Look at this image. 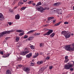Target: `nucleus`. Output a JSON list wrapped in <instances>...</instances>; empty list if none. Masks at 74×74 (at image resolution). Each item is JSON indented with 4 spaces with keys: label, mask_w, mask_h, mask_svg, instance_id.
<instances>
[{
    "label": "nucleus",
    "mask_w": 74,
    "mask_h": 74,
    "mask_svg": "<svg viewBox=\"0 0 74 74\" xmlns=\"http://www.w3.org/2000/svg\"><path fill=\"white\" fill-rule=\"evenodd\" d=\"M68 64L65 66V69L66 70H69L70 71H73L74 70V68H71L73 66V65L71 63H68Z\"/></svg>",
    "instance_id": "f257e3e1"
},
{
    "label": "nucleus",
    "mask_w": 74,
    "mask_h": 74,
    "mask_svg": "<svg viewBox=\"0 0 74 74\" xmlns=\"http://www.w3.org/2000/svg\"><path fill=\"white\" fill-rule=\"evenodd\" d=\"M61 34H63L64 36L66 38H68L70 37V32L69 31H64L61 32Z\"/></svg>",
    "instance_id": "f03ea898"
},
{
    "label": "nucleus",
    "mask_w": 74,
    "mask_h": 74,
    "mask_svg": "<svg viewBox=\"0 0 74 74\" xmlns=\"http://www.w3.org/2000/svg\"><path fill=\"white\" fill-rule=\"evenodd\" d=\"M14 32V30H12L10 31H4L1 33V34L2 35V37H3V35H4V34H10V33H12V32Z\"/></svg>",
    "instance_id": "7ed1b4c3"
},
{
    "label": "nucleus",
    "mask_w": 74,
    "mask_h": 74,
    "mask_svg": "<svg viewBox=\"0 0 74 74\" xmlns=\"http://www.w3.org/2000/svg\"><path fill=\"white\" fill-rule=\"evenodd\" d=\"M65 49L66 51H73L74 50V47H70V45H68L65 46Z\"/></svg>",
    "instance_id": "20e7f679"
},
{
    "label": "nucleus",
    "mask_w": 74,
    "mask_h": 74,
    "mask_svg": "<svg viewBox=\"0 0 74 74\" xmlns=\"http://www.w3.org/2000/svg\"><path fill=\"white\" fill-rule=\"evenodd\" d=\"M52 32H53V30L52 29H49V31L47 32L44 34V36H46V35H47V36H49V35H50Z\"/></svg>",
    "instance_id": "39448f33"
},
{
    "label": "nucleus",
    "mask_w": 74,
    "mask_h": 74,
    "mask_svg": "<svg viewBox=\"0 0 74 74\" xmlns=\"http://www.w3.org/2000/svg\"><path fill=\"white\" fill-rule=\"evenodd\" d=\"M36 9L37 10H49V8L48 7H45L44 9V8L41 6L36 7Z\"/></svg>",
    "instance_id": "423d86ee"
},
{
    "label": "nucleus",
    "mask_w": 74,
    "mask_h": 74,
    "mask_svg": "<svg viewBox=\"0 0 74 74\" xmlns=\"http://www.w3.org/2000/svg\"><path fill=\"white\" fill-rule=\"evenodd\" d=\"M29 52H30V51L29 50H27L25 51H22L21 52L20 54L21 55H26V54H27V53H29Z\"/></svg>",
    "instance_id": "0eeeda50"
},
{
    "label": "nucleus",
    "mask_w": 74,
    "mask_h": 74,
    "mask_svg": "<svg viewBox=\"0 0 74 74\" xmlns=\"http://www.w3.org/2000/svg\"><path fill=\"white\" fill-rule=\"evenodd\" d=\"M4 19V16L1 13H0V20L3 21Z\"/></svg>",
    "instance_id": "6e6552de"
},
{
    "label": "nucleus",
    "mask_w": 74,
    "mask_h": 74,
    "mask_svg": "<svg viewBox=\"0 0 74 74\" xmlns=\"http://www.w3.org/2000/svg\"><path fill=\"white\" fill-rule=\"evenodd\" d=\"M23 70L25 71H30V69L29 67H25L24 69Z\"/></svg>",
    "instance_id": "1a4fd4ad"
},
{
    "label": "nucleus",
    "mask_w": 74,
    "mask_h": 74,
    "mask_svg": "<svg viewBox=\"0 0 74 74\" xmlns=\"http://www.w3.org/2000/svg\"><path fill=\"white\" fill-rule=\"evenodd\" d=\"M32 53H29V54H27L26 56L27 58H30L32 56Z\"/></svg>",
    "instance_id": "9d476101"
},
{
    "label": "nucleus",
    "mask_w": 74,
    "mask_h": 74,
    "mask_svg": "<svg viewBox=\"0 0 74 74\" xmlns=\"http://www.w3.org/2000/svg\"><path fill=\"white\" fill-rule=\"evenodd\" d=\"M19 18H20V16H19V14H18L17 15H16L15 19H19Z\"/></svg>",
    "instance_id": "9b49d317"
},
{
    "label": "nucleus",
    "mask_w": 74,
    "mask_h": 74,
    "mask_svg": "<svg viewBox=\"0 0 74 74\" xmlns=\"http://www.w3.org/2000/svg\"><path fill=\"white\" fill-rule=\"evenodd\" d=\"M16 32H18V33H23L24 32V31H23L22 30H16Z\"/></svg>",
    "instance_id": "f8f14e48"
},
{
    "label": "nucleus",
    "mask_w": 74,
    "mask_h": 74,
    "mask_svg": "<svg viewBox=\"0 0 74 74\" xmlns=\"http://www.w3.org/2000/svg\"><path fill=\"white\" fill-rule=\"evenodd\" d=\"M34 38V37L33 36H30L29 37V38L27 39V40H29V41H30L31 40H32Z\"/></svg>",
    "instance_id": "ddd939ff"
},
{
    "label": "nucleus",
    "mask_w": 74,
    "mask_h": 74,
    "mask_svg": "<svg viewBox=\"0 0 74 74\" xmlns=\"http://www.w3.org/2000/svg\"><path fill=\"white\" fill-rule=\"evenodd\" d=\"M60 2L56 3L54 4V5L55 6H58V5H60Z\"/></svg>",
    "instance_id": "4468645a"
},
{
    "label": "nucleus",
    "mask_w": 74,
    "mask_h": 74,
    "mask_svg": "<svg viewBox=\"0 0 74 74\" xmlns=\"http://www.w3.org/2000/svg\"><path fill=\"white\" fill-rule=\"evenodd\" d=\"M37 64H38L39 65H40V64H42L43 63V62L42 61H38L37 63Z\"/></svg>",
    "instance_id": "2eb2a0df"
},
{
    "label": "nucleus",
    "mask_w": 74,
    "mask_h": 74,
    "mask_svg": "<svg viewBox=\"0 0 74 74\" xmlns=\"http://www.w3.org/2000/svg\"><path fill=\"white\" fill-rule=\"evenodd\" d=\"M35 31V30H31V31H29V32H28L27 34H29V33H33V32H34Z\"/></svg>",
    "instance_id": "dca6fc26"
},
{
    "label": "nucleus",
    "mask_w": 74,
    "mask_h": 74,
    "mask_svg": "<svg viewBox=\"0 0 74 74\" xmlns=\"http://www.w3.org/2000/svg\"><path fill=\"white\" fill-rule=\"evenodd\" d=\"M37 10V11H40V12L42 13V12H44V11H45V10Z\"/></svg>",
    "instance_id": "f3484780"
},
{
    "label": "nucleus",
    "mask_w": 74,
    "mask_h": 74,
    "mask_svg": "<svg viewBox=\"0 0 74 74\" xmlns=\"http://www.w3.org/2000/svg\"><path fill=\"white\" fill-rule=\"evenodd\" d=\"M53 11H54L55 12H59L60 11V10H53Z\"/></svg>",
    "instance_id": "a211bd4d"
},
{
    "label": "nucleus",
    "mask_w": 74,
    "mask_h": 74,
    "mask_svg": "<svg viewBox=\"0 0 74 74\" xmlns=\"http://www.w3.org/2000/svg\"><path fill=\"white\" fill-rule=\"evenodd\" d=\"M6 74H11V71L9 70L7 71Z\"/></svg>",
    "instance_id": "6ab92c4d"
},
{
    "label": "nucleus",
    "mask_w": 74,
    "mask_h": 74,
    "mask_svg": "<svg viewBox=\"0 0 74 74\" xmlns=\"http://www.w3.org/2000/svg\"><path fill=\"white\" fill-rule=\"evenodd\" d=\"M22 45V43H18L16 45V46L17 47H19L20 46H21Z\"/></svg>",
    "instance_id": "aec40b11"
},
{
    "label": "nucleus",
    "mask_w": 74,
    "mask_h": 74,
    "mask_svg": "<svg viewBox=\"0 0 74 74\" xmlns=\"http://www.w3.org/2000/svg\"><path fill=\"white\" fill-rule=\"evenodd\" d=\"M54 18V17H50L48 18V21H49V20H51V19H52Z\"/></svg>",
    "instance_id": "412c9836"
},
{
    "label": "nucleus",
    "mask_w": 74,
    "mask_h": 74,
    "mask_svg": "<svg viewBox=\"0 0 74 74\" xmlns=\"http://www.w3.org/2000/svg\"><path fill=\"white\" fill-rule=\"evenodd\" d=\"M39 5H41V2H38L37 5H36V7H37L38 6H39Z\"/></svg>",
    "instance_id": "4be33fe9"
},
{
    "label": "nucleus",
    "mask_w": 74,
    "mask_h": 74,
    "mask_svg": "<svg viewBox=\"0 0 74 74\" xmlns=\"http://www.w3.org/2000/svg\"><path fill=\"white\" fill-rule=\"evenodd\" d=\"M35 55H36L34 56V58H36V57H37L38 56V53H37V54L36 53H35Z\"/></svg>",
    "instance_id": "5701e85b"
},
{
    "label": "nucleus",
    "mask_w": 74,
    "mask_h": 74,
    "mask_svg": "<svg viewBox=\"0 0 74 74\" xmlns=\"http://www.w3.org/2000/svg\"><path fill=\"white\" fill-rule=\"evenodd\" d=\"M54 36H55V33H52V34H51L50 36V37H53Z\"/></svg>",
    "instance_id": "b1692460"
},
{
    "label": "nucleus",
    "mask_w": 74,
    "mask_h": 74,
    "mask_svg": "<svg viewBox=\"0 0 74 74\" xmlns=\"http://www.w3.org/2000/svg\"><path fill=\"white\" fill-rule=\"evenodd\" d=\"M28 8V7H23L21 8V10H25V8Z\"/></svg>",
    "instance_id": "393cba45"
},
{
    "label": "nucleus",
    "mask_w": 74,
    "mask_h": 74,
    "mask_svg": "<svg viewBox=\"0 0 74 74\" xmlns=\"http://www.w3.org/2000/svg\"><path fill=\"white\" fill-rule=\"evenodd\" d=\"M30 47L32 49H34L35 48V47L33 45H32L30 46Z\"/></svg>",
    "instance_id": "a878e982"
},
{
    "label": "nucleus",
    "mask_w": 74,
    "mask_h": 74,
    "mask_svg": "<svg viewBox=\"0 0 74 74\" xmlns=\"http://www.w3.org/2000/svg\"><path fill=\"white\" fill-rule=\"evenodd\" d=\"M24 3L23 2H19L18 3V5H21L22 4H23Z\"/></svg>",
    "instance_id": "bb28decb"
},
{
    "label": "nucleus",
    "mask_w": 74,
    "mask_h": 74,
    "mask_svg": "<svg viewBox=\"0 0 74 74\" xmlns=\"http://www.w3.org/2000/svg\"><path fill=\"white\" fill-rule=\"evenodd\" d=\"M16 41L17 42H18V41H19V38L18 37H16Z\"/></svg>",
    "instance_id": "cd10ccee"
},
{
    "label": "nucleus",
    "mask_w": 74,
    "mask_h": 74,
    "mask_svg": "<svg viewBox=\"0 0 74 74\" xmlns=\"http://www.w3.org/2000/svg\"><path fill=\"white\" fill-rule=\"evenodd\" d=\"M60 23H58L55 24L54 25V26H58V25H60Z\"/></svg>",
    "instance_id": "c85d7f7f"
},
{
    "label": "nucleus",
    "mask_w": 74,
    "mask_h": 74,
    "mask_svg": "<svg viewBox=\"0 0 74 74\" xmlns=\"http://www.w3.org/2000/svg\"><path fill=\"white\" fill-rule=\"evenodd\" d=\"M22 60V58H18V59L17 60V61H21V60Z\"/></svg>",
    "instance_id": "c756f323"
},
{
    "label": "nucleus",
    "mask_w": 74,
    "mask_h": 74,
    "mask_svg": "<svg viewBox=\"0 0 74 74\" xmlns=\"http://www.w3.org/2000/svg\"><path fill=\"white\" fill-rule=\"evenodd\" d=\"M69 59H65V61H64V62L65 63H67V62L69 61Z\"/></svg>",
    "instance_id": "7c9ffc66"
},
{
    "label": "nucleus",
    "mask_w": 74,
    "mask_h": 74,
    "mask_svg": "<svg viewBox=\"0 0 74 74\" xmlns=\"http://www.w3.org/2000/svg\"><path fill=\"white\" fill-rule=\"evenodd\" d=\"M40 34V33H38L37 34H34V36H38Z\"/></svg>",
    "instance_id": "2f4dec72"
},
{
    "label": "nucleus",
    "mask_w": 74,
    "mask_h": 74,
    "mask_svg": "<svg viewBox=\"0 0 74 74\" xmlns=\"http://www.w3.org/2000/svg\"><path fill=\"white\" fill-rule=\"evenodd\" d=\"M10 55V54H7L6 55V56L4 57V56H3V57L4 58H6V57H8V56H9Z\"/></svg>",
    "instance_id": "473e14b6"
},
{
    "label": "nucleus",
    "mask_w": 74,
    "mask_h": 74,
    "mask_svg": "<svg viewBox=\"0 0 74 74\" xmlns=\"http://www.w3.org/2000/svg\"><path fill=\"white\" fill-rule=\"evenodd\" d=\"M64 23V24H65V25H67V24H69V22H68L67 21L65 22Z\"/></svg>",
    "instance_id": "72a5a7b5"
},
{
    "label": "nucleus",
    "mask_w": 74,
    "mask_h": 74,
    "mask_svg": "<svg viewBox=\"0 0 74 74\" xmlns=\"http://www.w3.org/2000/svg\"><path fill=\"white\" fill-rule=\"evenodd\" d=\"M40 47H43V44H42V43H41L40 44Z\"/></svg>",
    "instance_id": "f704fd0d"
},
{
    "label": "nucleus",
    "mask_w": 74,
    "mask_h": 74,
    "mask_svg": "<svg viewBox=\"0 0 74 74\" xmlns=\"http://www.w3.org/2000/svg\"><path fill=\"white\" fill-rule=\"evenodd\" d=\"M24 34L23 33H20L19 34L20 36H22Z\"/></svg>",
    "instance_id": "c9c22d12"
},
{
    "label": "nucleus",
    "mask_w": 74,
    "mask_h": 74,
    "mask_svg": "<svg viewBox=\"0 0 74 74\" xmlns=\"http://www.w3.org/2000/svg\"><path fill=\"white\" fill-rule=\"evenodd\" d=\"M8 24H9V25H12V23L11 22H8Z\"/></svg>",
    "instance_id": "e433bc0d"
},
{
    "label": "nucleus",
    "mask_w": 74,
    "mask_h": 74,
    "mask_svg": "<svg viewBox=\"0 0 74 74\" xmlns=\"http://www.w3.org/2000/svg\"><path fill=\"white\" fill-rule=\"evenodd\" d=\"M27 38V35H25L23 38Z\"/></svg>",
    "instance_id": "4c0bfd02"
},
{
    "label": "nucleus",
    "mask_w": 74,
    "mask_h": 74,
    "mask_svg": "<svg viewBox=\"0 0 74 74\" xmlns=\"http://www.w3.org/2000/svg\"><path fill=\"white\" fill-rule=\"evenodd\" d=\"M65 59H68V56H65Z\"/></svg>",
    "instance_id": "58836bf2"
},
{
    "label": "nucleus",
    "mask_w": 74,
    "mask_h": 74,
    "mask_svg": "<svg viewBox=\"0 0 74 74\" xmlns=\"http://www.w3.org/2000/svg\"><path fill=\"white\" fill-rule=\"evenodd\" d=\"M49 68V69H52L53 68V66H50Z\"/></svg>",
    "instance_id": "ea45409f"
},
{
    "label": "nucleus",
    "mask_w": 74,
    "mask_h": 74,
    "mask_svg": "<svg viewBox=\"0 0 74 74\" xmlns=\"http://www.w3.org/2000/svg\"><path fill=\"white\" fill-rule=\"evenodd\" d=\"M9 10L10 12H12L13 11V10Z\"/></svg>",
    "instance_id": "a19ab883"
},
{
    "label": "nucleus",
    "mask_w": 74,
    "mask_h": 74,
    "mask_svg": "<svg viewBox=\"0 0 74 74\" xmlns=\"http://www.w3.org/2000/svg\"><path fill=\"white\" fill-rule=\"evenodd\" d=\"M0 53L1 54H2V55H3V54H4V53L3 52V51H2L0 52Z\"/></svg>",
    "instance_id": "79ce46f5"
},
{
    "label": "nucleus",
    "mask_w": 74,
    "mask_h": 74,
    "mask_svg": "<svg viewBox=\"0 0 74 74\" xmlns=\"http://www.w3.org/2000/svg\"><path fill=\"white\" fill-rule=\"evenodd\" d=\"M28 48L27 47H26L25 48V49H24V51H26V50H28Z\"/></svg>",
    "instance_id": "37998d69"
},
{
    "label": "nucleus",
    "mask_w": 74,
    "mask_h": 74,
    "mask_svg": "<svg viewBox=\"0 0 74 74\" xmlns=\"http://www.w3.org/2000/svg\"><path fill=\"white\" fill-rule=\"evenodd\" d=\"M32 3H33V1H30V4H32Z\"/></svg>",
    "instance_id": "c03bdc74"
},
{
    "label": "nucleus",
    "mask_w": 74,
    "mask_h": 74,
    "mask_svg": "<svg viewBox=\"0 0 74 74\" xmlns=\"http://www.w3.org/2000/svg\"><path fill=\"white\" fill-rule=\"evenodd\" d=\"M46 59L48 60V59H49V57H47L46 58Z\"/></svg>",
    "instance_id": "a18cd8bd"
},
{
    "label": "nucleus",
    "mask_w": 74,
    "mask_h": 74,
    "mask_svg": "<svg viewBox=\"0 0 74 74\" xmlns=\"http://www.w3.org/2000/svg\"><path fill=\"white\" fill-rule=\"evenodd\" d=\"M31 65H32V66H33V65H34V63H33V62L31 63Z\"/></svg>",
    "instance_id": "49530a36"
},
{
    "label": "nucleus",
    "mask_w": 74,
    "mask_h": 74,
    "mask_svg": "<svg viewBox=\"0 0 74 74\" xmlns=\"http://www.w3.org/2000/svg\"><path fill=\"white\" fill-rule=\"evenodd\" d=\"M18 7H14V10H15V9H16V8L17 9H18Z\"/></svg>",
    "instance_id": "de8ad7c7"
},
{
    "label": "nucleus",
    "mask_w": 74,
    "mask_h": 74,
    "mask_svg": "<svg viewBox=\"0 0 74 74\" xmlns=\"http://www.w3.org/2000/svg\"><path fill=\"white\" fill-rule=\"evenodd\" d=\"M18 66H19V67H22V66L21 65H18Z\"/></svg>",
    "instance_id": "09e8293b"
},
{
    "label": "nucleus",
    "mask_w": 74,
    "mask_h": 74,
    "mask_svg": "<svg viewBox=\"0 0 74 74\" xmlns=\"http://www.w3.org/2000/svg\"><path fill=\"white\" fill-rule=\"evenodd\" d=\"M53 23H55V21H56V20H53Z\"/></svg>",
    "instance_id": "8fccbe9b"
},
{
    "label": "nucleus",
    "mask_w": 74,
    "mask_h": 74,
    "mask_svg": "<svg viewBox=\"0 0 74 74\" xmlns=\"http://www.w3.org/2000/svg\"><path fill=\"white\" fill-rule=\"evenodd\" d=\"M9 38L8 37H6L5 38V39H6L7 40H8Z\"/></svg>",
    "instance_id": "3c124183"
},
{
    "label": "nucleus",
    "mask_w": 74,
    "mask_h": 74,
    "mask_svg": "<svg viewBox=\"0 0 74 74\" xmlns=\"http://www.w3.org/2000/svg\"><path fill=\"white\" fill-rule=\"evenodd\" d=\"M28 4H30V1H29L27 2Z\"/></svg>",
    "instance_id": "603ef678"
},
{
    "label": "nucleus",
    "mask_w": 74,
    "mask_h": 74,
    "mask_svg": "<svg viewBox=\"0 0 74 74\" xmlns=\"http://www.w3.org/2000/svg\"><path fill=\"white\" fill-rule=\"evenodd\" d=\"M59 12L60 14L61 15H62V12Z\"/></svg>",
    "instance_id": "864d4df0"
},
{
    "label": "nucleus",
    "mask_w": 74,
    "mask_h": 74,
    "mask_svg": "<svg viewBox=\"0 0 74 74\" xmlns=\"http://www.w3.org/2000/svg\"><path fill=\"white\" fill-rule=\"evenodd\" d=\"M27 0H23V2H25V1H27Z\"/></svg>",
    "instance_id": "5fc2aeb1"
},
{
    "label": "nucleus",
    "mask_w": 74,
    "mask_h": 74,
    "mask_svg": "<svg viewBox=\"0 0 74 74\" xmlns=\"http://www.w3.org/2000/svg\"><path fill=\"white\" fill-rule=\"evenodd\" d=\"M2 37V36L1 35V34H0V37Z\"/></svg>",
    "instance_id": "6e6d98bb"
},
{
    "label": "nucleus",
    "mask_w": 74,
    "mask_h": 74,
    "mask_svg": "<svg viewBox=\"0 0 74 74\" xmlns=\"http://www.w3.org/2000/svg\"><path fill=\"white\" fill-rule=\"evenodd\" d=\"M36 5V4H35V3H34V4H33V5Z\"/></svg>",
    "instance_id": "4d7b16f0"
},
{
    "label": "nucleus",
    "mask_w": 74,
    "mask_h": 74,
    "mask_svg": "<svg viewBox=\"0 0 74 74\" xmlns=\"http://www.w3.org/2000/svg\"><path fill=\"white\" fill-rule=\"evenodd\" d=\"M71 36H73L74 35V34H71Z\"/></svg>",
    "instance_id": "13d9d810"
},
{
    "label": "nucleus",
    "mask_w": 74,
    "mask_h": 74,
    "mask_svg": "<svg viewBox=\"0 0 74 74\" xmlns=\"http://www.w3.org/2000/svg\"><path fill=\"white\" fill-rule=\"evenodd\" d=\"M48 26V25H45V26H46V27H47V26Z\"/></svg>",
    "instance_id": "bf43d9fd"
},
{
    "label": "nucleus",
    "mask_w": 74,
    "mask_h": 74,
    "mask_svg": "<svg viewBox=\"0 0 74 74\" xmlns=\"http://www.w3.org/2000/svg\"><path fill=\"white\" fill-rule=\"evenodd\" d=\"M41 70H42V69L41 68V69L40 70V71H41Z\"/></svg>",
    "instance_id": "052dcab7"
},
{
    "label": "nucleus",
    "mask_w": 74,
    "mask_h": 74,
    "mask_svg": "<svg viewBox=\"0 0 74 74\" xmlns=\"http://www.w3.org/2000/svg\"><path fill=\"white\" fill-rule=\"evenodd\" d=\"M6 40H7V39H5V41H6Z\"/></svg>",
    "instance_id": "680f3d73"
},
{
    "label": "nucleus",
    "mask_w": 74,
    "mask_h": 74,
    "mask_svg": "<svg viewBox=\"0 0 74 74\" xmlns=\"http://www.w3.org/2000/svg\"><path fill=\"white\" fill-rule=\"evenodd\" d=\"M59 12V13H58V14H60V12Z\"/></svg>",
    "instance_id": "e2e57ef3"
},
{
    "label": "nucleus",
    "mask_w": 74,
    "mask_h": 74,
    "mask_svg": "<svg viewBox=\"0 0 74 74\" xmlns=\"http://www.w3.org/2000/svg\"><path fill=\"white\" fill-rule=\"evenodd\" d=\"M72 62H73V66H74V61H72Z\"/></svg>",
    "instance_id": "0e129e2a"
},
{
    "label": "nucleus",
    "mask_w": 74,
    "mask_h": 74,
    "mask_svg": "<svg viewBox=\"0 0 74 74\" xmlns=\"http://www.w3.org/2000/svg\"><path fill=\"white\" fill-rule=\"evenodd\" d=\"M73 10H74V6L73 7Z\"/></svg>",
    "instance_id": "69168bd1"
},
{
    "label": "nucleus",
    "mask_w": 74,
    "mask_h": 74,
    "mask_svg": "<svg viewBox=\"0 0 74 74\" xmlns=\"http://www.w3.org/2000/svg\"><path fill=\"white\" fill-rule=\"evenodd\" d=\"M34 61V60H32V61Z\"/></svg>",
    "instance_id": "338daca9"
},
{
    "label": "nucleus",
    "mask_w": 74,
    "mask_h": 74,
    "mask_svg": "<svg viewBox=\"0 0 74 74\" xmlns=\"http://www.w3.org/2000/svg\"><path fill=\"white\" fill-rule=\"evenodd\" d=\"M44 20L45 21H46V19H45V20Z\"/></svg>",
    "instance_id": "774afa93"
}]
</instances>
